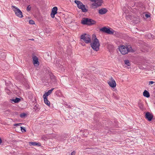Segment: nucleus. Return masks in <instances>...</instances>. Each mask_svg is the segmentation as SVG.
<instances>
[{"mask_svg":"<svg viewBox=\"0 0 155 155\" xmlns=\"http://www.w3.org/2000/svg\"><path fill=\"white\" fill-rule=\"evenodd\" d=\"M6 56V54L5 52L0 51V59L3 60L5 58Z\"/></svg>","mask_w":155,"mask_h":155,"instance_id":"obj_12","label":"nucleus"},{"mask_svg":"<svg viewBox=\"0 0 155 155\" xmlns=\"http://www.w3.org/2000/svg\"><path fill=\"white\" fill-rule=\"evenodd\" d=\"M74 2L77 4V6L80 9L83 5L81 2L79 1L75 0Z\"/></svg>","mask_w":155,"mask_h":155,"instance_id":"obj_15","label":"nucleus"},{"mask_svg":"<svg viewBox=\"0 0 155 155\" xmlns=\"http://www.w3.org/2000/svg\"><path fill=\"white\" fill-rule=\"evenodd\" d=\"M110 80V81H107V83L112 88L116 87V84L115 81L113 78L112 77H111Z\"/></svg>","mask_w":155,"mask_h":155,"instance_id":"obj_8","label":"nucleus"},{"mask_svg":"<svg viewBox=\"0 0 155 155\" xmlns=\"http://www.w3.org/2000/svg\"><path fill=\"white\" fill-rule=\"evenodd\" d=\"M2 142V140H1V139L0 138V144H1Z\"/></svg>","mask_w":155,"mask_h":155,"instance_id":"obj_33","label":"nucleus"},{"mask_svg":"<svg viewBox=\"0 0 155 155\" xmlns=\"http://www.w3.org/2000/svg\"><path fill=\"white\" fill-rule=\"evenodd\" d=\"M29 40H32V41H34V39H29Z\"/></svg>","mask_w":155,"mask_h":155,"instance_id":"obj_34","label":"nucleus"},{"mask_svg":"<svg viewBox=\"0 0 155 155\" xmlns=\"http://www.w3.org/2000/svg\"><path fill=\"white\" fill-rule=\"evenodd\" d=\"M125 64L127 66H130V61L128 60H126L124 61Z\"/></svg>","mask_w":155,"mask_h":155,"instance_id":"obj_22","label":"nucleus"},{"mask_svg":"<svg viewBox=\"0 0 155 155\" xmlns=\"http://www.w3.org/2000/svg\"><path fill=\"white\" fill-rule=\"evenodd\" d=\"M154 83V82L153 81H150L149 82V85H150Z\"/></svg>","mask_w":155,"mask_h":155,"instance_id":"obj_30","label":"nucleus"},{"mask_svg":"<svg viewBox=\"0 0 155 155\" xmlns=\"http://www.w3.org/2000/svg\"><path fill=\"white\" fill-rule=\"evenodd\" d=\"M93 42L91 44V47L94 50L97 51L99 49L100 44L99 40L96 38L95 35H93Z\"/></svg>","mask_w":155,"mask_h":155,"instance_id":"obj_1","label":"nucleus"},{"mask_svg":"<svg viewBox=\"0 0 155 155\" xmlns=\"http://www.w3.org/2000/svg\"><path fill=\"white\" fill-rule=\"evenodd\" d=\"M44 98V103L48 106H49L50 105V101L48 100L47 97H43Z\"/></svg>","mask_w":155,"mask_h":155,"instance_id":"obj_16","label":"nucleus"},{"mask_svg":"<svg viewBox=\"0 0 155 155\" xmlns=\"http://www.w3.org/2000/svg\"><path fill=\"white\" fill-rule=\"evenodd\" d=\"M29 23L30 24L32 25L35 24V22L33 20H31L29 21Z\"/></svg>","mask_w":155,"mask_h":155,"instance_id":"obj_27","label":"nucleus"},{"mask_svg":"<svg viewBox=\"0 0 155 155\" xmlns=\"http://www.w3.org/2000/svg\"><path fill=\"white\" fill-rule=\"evenodd\" d=\"M100 31L102 32L110 35L113 34L114 31L112 29H111V30H110V28L106 27H104L101 28L100 29Z\"/></svg>","mask_w":155,"mask_h":155,"instance_id":"obj_7","label":"nucleus"},{"mask_svg":"<svg viewBox=\"0 0 155 155\" xmlns=\"http://www.w3.org/2000/svg\"><path fill=\"white\" fill-rule=\"evenodd\" d=\"M107 10L105 8H102L99 10V13L101 15H104L106 13Z\"/></svg>","mask_w":155,"mask_h":155,"instance_id":"obj_11","label":"nucleus"},{"mask_svg":"<svg viewBox=\"0 0 155 155\" xmlns=\"http://www.w3.org/2000/svg\"><path fill=\"white\" fill-rule=\"evenodd\" d=\"M143 95L147 97H149L150 96L149 92L146 90H145L143 92Z\"/></svg>","mask_w":155,"mask_h":155,"instance_id":"obj_17","label":"nucleus"},{"mask_svg":"<svg viewBox=\"0 0 155 155\" xmlns=\"http://www.w3.org/2000/svg\"><path fill=\"white\" fill-rule=\"evenodd\" d=\"M34 109L36 111H38L40 109V108L39 107V105L36 104L34 106Z\"/></svg>","mask_w":155,"mask_h":155,"instance_id":"obj_20","label":"nucleus"},{"mask_svg":"<svg viewBox=\"0 0 155 155\" xmlns=\"http://www.w3.org/2000/svg\"><path fill=\"white\" fill-rule=\"evenodd\" d=\"M138 105L139 107L140 108V109H142L143 107V104L140 101L138 103Z\"/></svg>","mask_w":155,"mask_h":155,"instance_id":"obj_23","label":"nucleus"},{"mask_svg":"<svg viewBox=\"0 0 155 155\" xmlns=\"http://www.w3.org/2000/svg\"><path fill=\"white\" fill-rule=\"evenodd\" d=\"M81 23L84 25H91L95 24L96 21L91 19L88 18H84L82 19Z\"/></svg>","mask_w":155,"mask_h":155,"instance_id":"obj_2","label":"nucleus"},{"mask_svg":"<svg viewBox=\"0 0 155 155\" xmlns=\"http://www.w3.org/2000/svg\"><path fill=\"white\" fill-rule=\"evenodd\" d=\"M32 59L34 64L35 66H38L39 64L38 58L35 56H34L32 57Z\"/></svg>","mask_w":155,"mask_h":155,"instance_id":"obj_9","label":"nucleus"},{"mask_svg":"<svg viewBox=\"0 0 155 155\" xmlns=\"http://www.w3.org/2000/svg\"><path fill=\"white\" fill-rule=\"evenodd\" d=\"M55 14H56L54 13H51V17L53 18H54V15Z\"/></svg>","mask_w":155,"mask_h":155,"instance_id":"obj_29","label":"nucleus"},{"mask_svg":"<svg viewBox=\"0 0 155 155\" xmlns=\"http://www.w3.org/2000/svg\"><path fill=\"white\" fill-rule=\"evenodd\" d=\"M58 10V8L56 7H54L52 9L51 13H54L56 14L57 13V11Z\"/></svg>","mask_w":155,"mask_h":155,"instance_id":"obj_19","label":"nucleus"},{"mask_svg":"<svg viewBox=\"0 0 155 155\" xmlns=\"http://www.w3.org/2000/svg\"><path fill=\"white\" fill-rule=\"evenodd\" d=\"M145 117L148 121H150L153 118V114L149 112H147L146 113Z\"/></svg>","mask_w":155,"mask_h":155,"instance_id":"obj_10","label":"nucleus"},{"mask_svg":"<svg viewBox=\"0 0 155 155\" xmlns=\"http://www.w3.org/2000/svg\"><path fill=\"white\" fill-rule=\"evenodd\" d=\"M145 17L147 18L150 17V15L149 14H146L145 15Z\"/></svg>","mask_w":155,"mask_h":155,"instance_id":"obj_28","label":"nucleus"},{"mask_svg":"<svg viewBox=\"0 0 155 155\" xmlns=\"http://www.w3.org/2000/svg\"><path fill=\"white\" fill-rule=\"evenodd\" d=\"M54 88H52L51 90H49L47 92H45L43 95V97H47L48 95H50L52 93L53 91L54 90Z\"/></svg>","mask_w":155,"mask_h":155,"instance_id":"obj_14","label":"nucleus"},{"mask_svg":"<svg viewBox=\"0 0 155 155\" xmlns=\"http://www.w3.org/2000/svg\"><path fill=\"white\" fill-rule=\"evenodd\" d=\"M26 114L25 113H21L20 115V117L21 118H24L26 116Z\"/></svg>","mask_w":155,"mask_h":155,"instance_id":"obj_24","label":"nucleus"},{"mask_svg":"<svg viewBox=\"0 0 155 155\" xmlns=\"http://www.w3.org/2000/svg\"><path fill=\"white\" fill-rule=\"evenodd\" d=\"M119 51L122 54H127L130 51L129 48L124 45H122L119 48Z\"/></svg>","mask_w":155,"mask_h":155,"instance_id":"obj_6","label":"nucleus"},{"mask_svg":"<svg viewBox=\"0 0 155 155\" xmlns=\"http://www.w3.org/2000/svg\"><path fill=\"white\" fill-rule=\"evenodd\" d=\"M81 39L87 44L90 43L91 42V39L90 35L86 34L81 35Z\"/></svg>","mask_w":155,"mask_h":155,"instance_id":"obj_3","label":"nucleus"},{"mask_svg":"<svg viewBox=\"0 0 155 155\" xmlns=\"http://www.w3.org/2000/svg\"><path fill=\"white\" fill-rule=\"evenodd\" d=\"M21 124H14V125L15 126H20V125Z\"/></svg>","mask_w":155,"mask_h":155,"instance_id":"obj_32","label":"nucleus"},{"mask_svg":"<svg viewBox=\"0 0 155 155\" xmlns=\"http://www.w3.org/2000/svg\"><path fill=\"white\" fill-rule=\"evenodd\" d=\"M21 131L22 132H26V130L25 127H21Z\"/></svg>","mask_w":155,"mask_h":155,"instance_id":"obj_25","label":"nucleus"},{"mask_svg":"<svg viewBox=\"0 0 155 155\" xmlns=\"http://www.w3.org/2000/svg\"><path fill=\"white\" fill-rule=\"evenodd\" d=\"M75 152L74 151H73L71 153V155H75Z\"/></svg>","mask_w":155,"mask_h":155,"instance_id":"obj_31","label":"nucleus"},{"mask_svg":"<svg viewBox=\"0 0 155 155\" xmlns=\"http://www.w3.org/2000/svg\"><path fill=\"white\" fill-rule=\"evenodd\" d=\"M91 2H93L94 1V0H90Z\"/></svg>","mask_w":155,"mask_h":155,"instance_id":"obj_35","label":"nucleus"},{"mask_svg":"<svg viewBox=\"0 0 155 155\" xmlns=\"http://www.w3.org/2000/svg\"><path fill=\"white\" fill-rule=\"evenodd\" d=\"M29 145L31 146H41V144L40 143H37L36 142H29Z\"/></svg>","mask_w":155,"mask_h":155,"instance_id":"obj_13","label":"nucleus"},{"mask_svg":"<svg viewBox=\"0 0 155 155\" xmlns=\"http://www.w3.org/2000/svg\"><path fill=\"white\" fill-rule=\"evenodd\" d=\"M118 98H119L118 97H116V98L117 99H118Z\"/></svg>","mask_w":155,"mask_h":155,"instance_id":"obj_36","label":"nucleus"},{"mask_svg":"<svg viewBox=\"0 0 155 155\" xmlns=\"http://www.w3.org/2000/svg\"><path fill=\"white\" fill-rule=\"evenodd\" d=\"M20 100V98L18 97H15V99H11L10 100L12 101H13L15 103H17L19 102Z\"/></svg>","mask_w":155,"mask_h":155,"instance_id":"obj_18","label":"nucleus"},{"mask_svg":"<svg viewBox=\"0 0 155 155\" xmlns=\"http://www.w3.org/2000/svg\"><path fill=\"white\" fill-rule=\"evenodd\" d=\"M80 9H81L82 12H86L87 11V10L85 8V5H83Z\"/></svg>","mask_w":155,"mask_h":155,"instance_id":"obj_21","label":"nucleus"},{"mask_svg":"<svg viewBox=\"0 0 155 155\" xmlns=\"http://www.w3.org/2000/svg\"><path fill=\"white\" fill-rule=\"evenodd\" d=\"M12 8L14 11L16 16L19 18H21L23 17L22 12L16 7L14 6H12Z\"/></svg>","mask_w":155,"mask_h":155,"instance_id":"obj_4","label":"nucleus"},{"mask_svg":"<svg viewBox=\"0 0 155 155\" xmlns=\"http://www.w3.org/2000/svg\"><path fill=\"white\" fill-rule=\"evenodd\" d=\"M31 9V7H30V5L28 6L27 8V11L28 12L30 11Z\"/></svg>","mask_w":155,"mask_h":155,"instance_id":"obj_26","label":"nucleus"},{"mask_svg":"<svg viewBox=\"0 0 155 155\" xmlns=\"http://www.w3.org/2000/svg\"><path fill=\"white\" fill-rule=\"evenodd\" d=\"M94 2L92 5L91 8L93 9H95L101 5L103 3L102 0H94Z\"/></svg>","mask_w":155,"mask_h":155,"instance_id":"obj_5","label":"nucleus"}]
</instances>
